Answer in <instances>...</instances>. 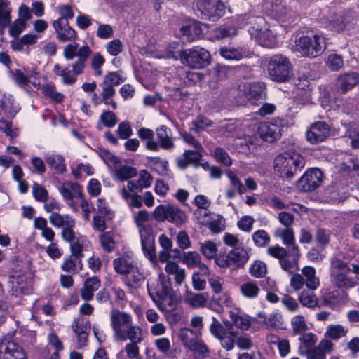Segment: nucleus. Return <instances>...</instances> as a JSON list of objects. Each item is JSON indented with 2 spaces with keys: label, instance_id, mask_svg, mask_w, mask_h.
<instances>
[{
  "label": "nucleus",
  "instance_id": "f257e3e1",
  "mask_svg": "<svg viewBox=\"0 0 359 359\" xmlns=\"http://www.w3.org/2000/svg\"><path fill=\"white\" fill-rule=\"evenodd\" d=\"M52 25L59 41L70 42L63 48L64 58L67 61L77 58L71 65L72 71L69 67L62 68L59 64H56L53 72L62 77L63 83L72 85L76 81V76L84 72L87 61L93 51L88 45L79 46V44L75 42L78 38L77 32L70 27L69 22L62 23L61 20H53Z\"/></svg>",
  "mask_w": 359,
  "mask_h": 359
},
{
  "label": "nucleus",
  "instance_id": "f03ea898",
  "mask_svg": "<svg viewBox=\"0 0 359 359\" xmlns=\"http://www.w3.org/2000/svg\"><path fill=\"white\" fill-rule=\"evenodd\" d=\"M110 323L113 337L116 341L130 342L126 344L124 351L129 359L137 358L140 354L138 344L145 338L146 332L142 327L133 323V316L126 312L113 309L110 313Z\"/></svg>",
  "mask_w": 359,
  "mask_h": 359
},
{
  "label": "nucleus",
  "instance_id": "7ed1b4c3",
  "mask_svg": "<svg viewBox=\"0 0 359 359\" xmlns=\"http://www.w3.org/2000/svg\"><path fill=\"white\" fill-rule=\"evenodd\" d=\"M330 278L331 283L340 290H348L359 283V264H351L337 257L330 262Z\"/></svg>",
  "mask_w": 359,
  "mask_h": 359
},
{
  "label": "nucleus",
  "instance_id": "20e7f679",
  "mask_svg": "<svg viewBox=\"0 0 359 359\" xmlns=\"http://www.w3.org/2000/svg\"><path fill=\"white\" fill-rule=\"evenodd\" d=\"M49 220L50 224L56 228H62V238L70 243L72 253L75 257H82L83 250L87 249L90 245L86 236L76 235L73 228L75 226L74 219L68 216H62L57 212H53Z\"/></svg>",
  "mask_w": 359,
  "mask_h": 359
},
{
  "label": "nucleus",
  "instance_id": "39448f33",
  "mask_svg": "<svg viewBox=\"0 0 359 359\" xmlns=\"http://www.w3.org/2000/svg\"><path fill=\"white\" fill-rule=\"evenodd\" d=\"M133 218L141 238L144 255L153 261L156 257L155 237L152 226L149 224L150 216L146 210H142L133 213Z\"/></svg>",
  "mask_w": 359,
  "mask_h": 359
},
{
  "label": "nucleus",
  "instance_id": "423d86ee",
  "mask_svg": "<svg viewBox=\"0 0 359 359\" xmlns=\"http://www.w3.org/2000/svg\"><path fill=\"white\" fill-rule=\"evenodd\" d=\"M148 294L161 311H166L165 301L172 297V287L170 277L163 272L158 273V278H149L147 283Z\"/></svg>",
  "mask_w": 359,
  "mask_h": 359
},
{
  "label": "nucleus",
  "instance_id": "0eeeda50",
  "mask_svg": "<svg viewBox=\"0 0 359 359\" xmlns=\"http://www.w3.org/2000/svg\"><path fill=\"white\" fill-rule=\"evenodd\" d=\"M274 165L282 177L291 178L301 172L305 165V160L297 152L285 151L276 157Z\"/></svg>",
  "mask_w": 359,
  "mask_h": 359
},
{
  "label": "nucleus",
  "instance_id": "6e6552de",
  "mask_svg": "<svg viewBox=\"0 0 359 359\" xmlns=\"http://www.w3.org/2000/svg\"><path fill=\"white\" fill-rule=\"evenodd\" d=\"M296 46L303 56L310 58L320 55L326 48L324 38L318 34L300 36L296 40Z\"/></svg>",
  "mask_w": 359,
  "mask_h": 359
},
{
  "label": "nucleus",
  "instance_id": "1a4fd4ad",
  "mask_svg": "<svg viewBox=\"0 0 359 359\" xmlns=\"http://www.w3.org/2000/svg\"><path fill=\"white\" fill-rule=\"evenodd\" d=\"M268 72L271 79L276 82H287L292 76L291 62L283 55H274L271 57Z\"/></svg>",
  "mask_w": 359,
  "mask_h": 359
},
{
  "label": "nucleus",
  "instance_id": "9d476101",
  "mask_svg": "<svg viewBox=\"0 0 359 359\" xmlns=\"http://www.w3.org/2000/svg\"><path fill=\"white\" fill-rule=\"evenodd\" d=\"M226 6L221 0H195V11L202 19L216 21L224 15Z\"/></svg>",
  "mask_w": 359,
  "mask_h": 359
},
{
  "label": "nucleus",
  "instance_id": "9b49d317",
  "mask_svg": "<svg viewBox=\"0 0 359 359\" xmlns=\"http://www.w3.org/2000/svg\"><path fill=\"white\" fill-rule=\"evenodd\" d=\"M210 60V54L207 50L195 46L184 50L182 62L192 69H200L209 65Z\"/></svg>",
  "mask_w": 359,
  "mask_h": 359
},
{
  "label": "nucleus",
  "instance_id": "f8f14e48",
  "mask_svg": "<svg viewBox=\"0 0 359 359\" xmlns=\"http://www.w3.org/2000/svg\"><path fill=\"white\" fill-rule=\"evenodd\" d=\"M283 126L282 119L275 118L270 122L261 123L258 133L263 141L272 143L280 138Z\"/></svg>",
  "mask_w": 359,
  "mask_h": 359
},
{
  "label": "nucleus",
  "instance_id": "ddd939ff",
  "mask_svg": "<svg viewBox=\"0 0 359 359\" xmlns=\"http://www.w3.org/2000/svg\"><path fill=\"white\" fill-rule=\"evenodd\" d=\"M323 174L318 168L307 170L298 180L297 187L302 192H311L318 189L323 182Z\"/></svg>",
  "mask_w": 359,
  "mask_h": 359
},
{
  "label": "nucleus",
  "instance_id": "4468645a",
  "mask_svg": "<svg viewBox=\"0 0 359 359\" xmlns=\"http://www.w3.org/2000/svg\"><path fill=\"white\" fill-rule=\"evenodd\" d=\"M330 134V126L324 121L313 123L306 132V140L311 144H318L324 142Z\"/></svg>",
  "mask_w": 359,
  "mask_h": 359
},
{
  "label": "nucleus",
  "instance_id": "2eb2a0df",
  "mask_svg": "<svg viewBox=\"0 0 359 359\" xmlns=\"http://www.w3.org/2000/svg\"><path fill=\"white\" fill-rule=\"evenodd\" d=\"M301 253L299 246L290 248L289 252L279 262L281 269L290 274L299 271V259Z\"/></svg>",
  "mask_w": 359,
  "mask_h": 359
},
{
  "label": "nucleus",
  "instance_id": "dca6fc26",
  "mask_svg": "<svg viewBox=\"0 0 359 359\" xmlns=\"http://www.w3.org/2000/svg\"><path fill=\"white\" fill-rule=\"evenodd\" d=\"M248 32L262 46L268 48L274 46V37L271 31L267 27L266 22L261 27L252 26Z\"/></svg>",
  "mask_w": 359,
  "mask_h": 359
},
{
  "label": "nucleus",
  "instance_id": "f3484780",
  "mask_svg": "<svg viewBox=\"0 0 359 359\" xmlns=\"http://www.w3.org/2000/svg\"><path fill=\"white\" fill-rule=\"evenodd\" d=\"M265 84L262 82H246L239 86V90L249 100H258L265 97Z\"/></svg>",
  "mask_w": 359,
  "mask_h": 359
},
{
  "label": "nucleus",
  "instance_id": "a211bd4d",
  "mask_svg": "<svg viewBox=\"0 0 359 359\" xmlns=\"http://www.w3.org/2000/svg\"><path fill=\"white\" fill-rule=\"evenodd\" d=\"M20 17L16 19L9 27V34L13 39L11 41V46L13 50H21L22 49V38L20 35L22 32V5L18 8Z\"/></svg>",
  "mask_w": 359,
  "mask_h": 359
},
{
  "label": "nucleus",
  "instance_id": "6ab92c4d",
  "mask_svg": "<svg viewBox=\"0 0 359 359\" xmlns=\"http://www.w3.org/2000/svg\"><path fill=\"white\" fill-rule=\"evenodd\" d=\"M359 84V73L349 72L338 76L336 86L339 93L346 94Z\"/></svg>",
  "mask_w": 359,
  "mask_h": 359
},
{
  "label": "nucleus",
  "instance_id": "aec40b11",
  "mask_svg": "<svg viewBox=\"0 0 359 359\" xmlns=\"http://www.w3.org/2000/svg\"><path fill=\"white\" fill-rule=\"evenodd\" d=\"M125 276V283L131 289H138L141 287L147 278V274L142 266L138 264Z\"/></svg>",
  "mask_w": 359,
  "mask_h": 359
},
{
  "label": "nucleus",
  "instance_id": "412c9836",
  "mask_svg": "<svg viewBox=\"0 0 359 359\" xmlns=\"http://www.w3.org/2000/svg\"><path fill=\"white\" fill-rule=\"evenodd\" d=\"M137 264L133 255L130 252L125 253L113 260L114 271L119 275H126Z\"/></svg>",
  "mask_w": 359,
  "mask_h": 359
},
{
  "label": "nucleus",
  "instance_id": "4be33fe9",
  "mask_svg": "<svg viewBox=\"0 0 359 359\" xmlns=\"http://www.w3.org/2000/svg\"><path fill=\"white\" fill-rule=\"evenodd\" d=\"M22 348L13 341L0 342V359H22Z\"/></svg>",
  "mask_w": 359,
  "mask_h": 359
},
{
  "label": "nucleus",
  "instance_id": "5701e85b",
  "mask_svg": "<svg viewBox=\"0 0 359 359\" xmlns=\"http://www.w3.org/2000/svg\"><path fill=\"white\" fill-rule=\"evenodd\" d=\"M203 150L196 149L186 150L182 156L178 157L177 159V166L182 169H186L189 164H192L195 168L199 166V162L202 158L201 152Z\"/></svg>",
  "mask_w": 359,
  "mask_h": 359
},
{
  "label": "nucleus",
  "instance_id": "b1692460",
  "mask_svg": "<svg viewBox=\"0 0 359 359\" xmlns=\"http://www.w3.org/2000/svg\"><path fill=\"white\" fill-rule=\"evenodd\" d=\"M59 191L65 200L69 201L76 198L82 200V202H86L83 197L81 187L78 183L65 182L59 188Z\"/></svg>",
  "mask_w": 359,
  "mask_h": 359
},
{
  "label": "nucleus",
  "instance_id": "393cba45",
  "mask_svg": "<svg viewBox=\"0 0 359 359\" xmlns=\"http://www.w3.org/2000/svg\"><path fill=\"white\" fill-rule=\"evenodd\" d=\"M235 21L241 27L248 26V30L252 26L261 27V25H264L265 23L264 18L256 15L252 10L248 13L238 14L235 17Z\"/></svg>",
  "mask_w": 359,
  "mask_h": 359
},
{
  "label": "nucleus",
  "instance_id": "a878e982",
  "mask_svg": "<svg viewBox=\"0 0 359 359\" xmlns=\"http://www.w3.org/2000/svg\"><path fill=\"white\" fill-rule=\"evenodd\" d=\"M180 32L187 41H193L203 35L201 23L197 21L189 22L181 27Z\"/></svg>",
  "mask_w": 359,
  "mask_h": 359
},
{
  "label": "nucleus",
  "instance_id": "bb28decb",
  "mask_svg": "<svg viewBox=\"0 0 359 359\" xmlns=\"http://www.w3.org/2000/svg\"><path fill=\"white\" fill-rule=\"evenodd\" d=\"M229 317L233 325L241 330L246 331L251 325V318L242 312L239 308H234L231 310Z\"/></svg>",
  "mask_w": 359,
  "mask_h": 359
},
{
  "label": "nucleus",
  "instance_id": "cd10ccee",
  "mask_svg": "<svg viewBox=\"0 0 359 359\" xmlns=\"http://www.w3.org/2000/svg\"><path fill=\"white\" fill-rule=\"evenodd\" d=\"M164 270L167 273V276H172L175 283L177 285H181L185 280L186 271L177 263L175 262H169L165 264Z\"/></svg>",
  "mask_w": 359,
  "mask_h": 359
},
{
  "label": "nucleus",
  "instance_id": "c85d7f7f",
  "mask_svg": "<svg viewBox=\"0 0 359 359\" xmlns=\"http://www.w3.org/2000/svg\"><path fill=\"white\" fill-rule=\"evenodd\" d=\"M156 133L158 137L159 149L170 150L174 148L175 144L171 137V130L165 126L161 125L156 129Z\"/></svg>",
  "mask_w": 359,
  "mask_h": 359
},
{
  "label": "nucleus",
  "instance_id": "c756f323",
  "mask_svg": "<svg viewBox=\"0 0 359 359\" xmlns=\"http://www.w3.org/2000/svg\"><path fill=\"white\" fill-rule=\"evenodd\" d=\"M100 286V280L97 277L87 278L80 290L81 299L86 302L91 300L94 296V292L98 290Z\"/></svg>",
  "mask_w": 359,
  "mask_h": 359
},
{
  "label": "nucleus",
  "instance_id": "7c9ffc66",
  "mask_svg": "<svg viewBox=\"0 0 359 359\" xmlns=\"http://www.w3.org/2000/svg\"><path fill=\"white\" fill-rule=\"evenodd\" d=\"M239 292L242 297L248 299H254L258 297L261 289L255 280H248L239 285Z\"/></svg>",
  "mask_w": 359,
  "mask_h": 359
},
{
  "label": "nucleus",
  "instance_id": "2f4dec72",
  "mask_svg": "<svg viewBox=\"0 0 359 359\" xmlns=\"http://www.w3.org/2000/svg\"><path fill=\"white\" fill-rule=\"evenodd\" d=\"M273 236L280 238L285 245L290 248L298 246L295 242L294 230L291 227L276 228L273 231Z\"/></svg>",
  "mask_w": 359,
  "mask_h": 359
},
{
  "label": "nucleus",
  "instance_id": "473e14b6",
  "mask_svg": "<svg viewBox=\"0 0 359 359\" xmlns=\"http://www.w3.org/2000/svg\"><path fill=\"white\" fill-rule=\"evenodd\" d=\"M304 279V284L310 290H316L320 285V280L316 276V269L311 266H306L301 270Z\"/></svg>",
  "mask_w": 359,
  "mask_h": 359
},
{
  "label": "nucleus",
  "instance_id": "72a5a7b5",
  "mask_svg": "<svg viewBox=\"0 0 359 359\" xmlns=\"http://www.w3.org/2000/svg\"><path fill=\"white\" fill-rule=\"evenodd\" d=\"M8 285L12 296L21 297L22 294V276L20 271L15 270L11 275Z\"/></svg>",
  "mask_w": 359,
  "mask_h": 359
},
{
  "label": "nucleus",
  "instance_id": "f704fd0d",
  "mask_svg": "<svg viewBox=\"0 0 359 359\" xmlns=\"http://www.w3.org/2000/svg\"><path fill=\"white\" fill-rule=\"evenodd\" d=\"M137 135L142 140H146V148L151 151H158L159 144L154 140V133L152 130L147 128H140L137 130Z\"/></svg>",
  "mask_w": 359,
  "mask_h": 359
},
{
  "label": "nucleus",
  "instance_id": "c9c22d12",
  "mask_svg": "<svg viewBox=\"0 0 359 359\" xmlns=\"http://www.w3.org/2000/svg\"><path fill=\"white\" fill-rule=\"evenodd\" d=\"M80 257H73L72 256L65 257L61 264L62 271L71 273H77L82 269L81 261Z\"/></svg>",
  "mask_w": 359,
  "mask_h": 359
},
{
  "label": "nucleus",
  "instance_id": "e433bc0d",
  "mask_svg": "<svg viewBox=\"0 0 359 359\" xmlns=\"http://www.w3.org/2000/svg\"><path fill=\"white\" fill-rule=\"evenodd\" d=\"M184 299L186 303L194 308L203 307L207 302V297L204 294H194L188 290L184 294Z\"/></svg>",
  "mask_w": 359,
  "mask_h": 359
},
{
  "label": "nucleus",
  "instance_id": "4c0bfd02",
  "mask_svg": "<svg viewBox=\"0 0 359 359\" xmlns=\"http://www.w3.org/2000/svg\"><path fill=\"white\" fill-rule=\"evenodd\" d=\"M257 316L262 319V323L267 328H276L282 325V316L278 313H273L266 316L264 313L259 312Z\"/></svg>",
  "mask_w": 359,
  "mask_h": 359
},
{
  "label": "nucleus",
  "instance_id": "58836bf2",
  "mask_svg": "<svg viewBox=\"0 0 359 359\" xmlns=\"http://www.w3.org/2000/svg\"><path fill=\"white\" fill-rule=\"evenodd\" d=\"M202 224H207L213 233H218L225 229V220L219 215H212L209 220H204Z\"/></svg>",
  "mask_w": 359,
  "mask_h": 359
},
{
  "label": "nucleus",
  "instance_id": "ea45409f",
  "mask_svg": "<svg viewBox=\"0 0 359 359\" xmlns=\"http://www.w3.org/2000/svg\"><path fill=\"white\" fill-rule=\"evenodd\" d=\"M127 186L131 193H128L125 188L121 189V195L123 199L126 201L131 199L132 202H139V199L141 197L137 194L136 191L141 190L142 187L138 183V180L136 182L129 181Z\"/></svg>",
  "mask_w": 359,
  "mask_h": 359
},
{
  "label": "nucleus",
  "instance_id": "a19ab883",
  "mask_svg": "<svg viewBox=\"0 0 359 359\" xmlns=\"http://www.w3.org/2000/svg\"><path fill=\"white\" fill-rule=\"evenodd\" d=\"M229 258L232 264L240 265L248 260L249 255L246 250L238 246L229 252Z\"/></svg>",
  "mask_w": 359,
  "mask_h": 359
},
{
  "label": "nucleus",
  "instance_id": "79ce46f5",
  "mask_svg": "<svg viewBox=\"0 0 359 359\" xmlns=\"http://www.w3.org/2000/svg\"><path fill=\"white\" fill-rule=\"evenodd\" d=\"M149 163L154 171L161 175L170 177V172L168 168V161L162 160L160 157H151Z\"/></svg>",
  "mask_w": 359,
  "mask_h": 359
},
{
  "label": "nucleus",
  "instance_id": "37998d69",
  "mask_svg": "<svg viewBox=\"0 0 359 359\" xmlns=\"http://www.w3.org/2000/svg\"><path fill=\"white\" fill-rule=\"evenodd\" d=\"M114 170L118 179L121 181L127 180L135 177L137 174L136 168L128 165L117 164L114 167Z\"/></svg>",
  "mask_w": 359,
  "mask_h": 359
},
{
  "label": "nucleus",
  "instance_id": "c03bdc74",
  "mask_svg": "<svg viewBox=\"0 0 359 359\" xmlns=\"http://www.w3.org/2000/svg\"><path fill=\"white\" fill-rule=\"evenodd\" d=\"M290 324L294 334H302L309 329L305 317L302 315L293 316L291 318Z\"/></svg>",
  "mask_w": 359,
  "mask_h": 359
},
{
  "label": "nucleus",
  "instance_id": "a18cd8bd",
  "mask_svg": "<svg viewBox=\"0 0 359 359\" xmlns=\"http://www.w3.org/2000/svg\"><path fill=\"white\" fill-rule=\"evenodd\" d=\"M237 332L234 331H226L218 340L223 348L229 351L233 349L236 340Z\"/></svg>",
  "mask_w": 359,
  "mask_h": 359
},
{
  "label": "nucleus",
  "instance_id": "49530a36",
  "mask_svg": "<svg viewBox=\"0 0 359 359\" xmlns=\"http://www.w3.org/2000/svg\"><path fill=\"white\" fill-rule=\"evenodd\" d=\"M299 302L302 306L307 308H314L318 304L316 294L311 291L303 290L298 297Z\"/></svg>",
  "mask_w": 359,
  "mask_h": 359
},
{
  "label": "nucleus",
  "instance_id": "de8ad7c7",
  "mask_svg": "<svg viewBox=\"0 0 359 359\" xmlns=\"http://www.w3.org/2000/svg\"><path fill=\"white\" fill-rule=\"evenodd\" d=\"M199 245L201 254L208 259H214L217 255V246L214 241L208 240L200 243Z\"/></svg>",
  "mask_w": 359,
  "mask_h": 359
},
{
  "label": "nucleus",
  "instance_id": "09e8293b",
  "mask_svg": "<svg viewBox=\"0 0 359 359\" xmlns=\"http://www.w3.org/2000/svg\"><path fill=\"white\" fill-rule=\"evenodd\" d=\"M179 338L182 345L189 348L198 339L196 333L189 328L182 327L179 331Z\"/></svg>",
  "mask_w": 359,
  "mask_h": 359
},
{
  "label": "nucleus",
  "instance_id": "8fccbe9b",
  "mask_svg": "<svg viewBox=\"0 0 359 359\" xmlns=\"http://www.w3.org/2000/svg\"><path fill=\"white\" fill-rule=\"evenodd\" d=\"M47 164L56 172L62 174L66 171L65 159L60 155H52L46 159Z\"/></svg>",
  "mask_w": 359,
  "mask_h": 359
},
{
  "label": "nucleus",
  "instance_id": "3c124183",
  "mask_svg": "<svg viewBox=\"0 0 359 359\" xmlns=\"http://www.w3.org/2000/svg\"><path fill=\"white\" fill-rule=\"evenodd\" d=\"M219 53L225 59L236 60L242 59L245 55L241 49L231 46L222 47Z\"/></svg>",
  "mask_w": 359,
  "mask_h": 359
},
{
  "label": "nucleus",
  "instance_id": "603ef678",
  "mask_svg": "<svg viewBox=\"0 0 359 359\" xmlns=\"http://www.w3.org/2000/svg\"><path fill=\"white\" fill-rule=\"evenodd\" d=\"M189 349L197 355L200 358L204 359L209 355V348L204 341L198 337Z\"/></svg>",
  "mask_w": 359,
  "mask_h": 359
},
{
  "label": "nucleus",
  "instance_id": "864d4df0",
  "mask_svg": "<svg viewBox=\"0 0 359 359\" xmlns=\"http://www.w3.org/2000/svg\"><path fill=\"white\" fill-rule=\"evenodd\" d=\"M212 125V121L211 120L204 116L199 115L191 123L190 131L198 133Z\"/></svg>",
  "mask_w": 359,
  "mask_h": 359
},
{
  "label": "nucleus",
  "instance_id": "5fc2aeb1",
  "mask_svg": "<svg viewBox=\"0 0 359 359\" xmlns=\"http://www.w3.org/2000/svg\"><path fill=\"white\" fill-rule=\"evenodd\" d=\"M254 244L259 248L264 247L270 243L271 238L268 233L262 229L255 231L252 235Z\"/></svg>",
  "mask_w": 359,
  "mask_h": 359
},
{
  "label": "nucleus",
  "instance_id": "6e6d98bb",
  "mask_svg": "<svg viewBox=\"0 0 359 359\" xmlns=\"http://www.w3.org/2000/svg\"><path fill=\"white\" fill-rule=\"evenodd\" d=\"M167 55L168 57L173 58L175 60L180 59L184 57V50L182 49V46L179 42L170 43L167 48Z\"/></svg>",
  "mask_w": 359,
  "mask_h": 359
},
{
  "label": "nucleus",
  "instance_id": "4d7b16f0",
  "mask_svg": "<svg viewBox=\"0 0 359 359\" xmlns=\"http://www.w3.org/2000/svg\"><path fill=\"white\" fill-rule=\"evenodd\" d=\"M208 282L215 294H219L223 292L224 280L222 277L216 275L210 276Z\"/></svg>",
  "mask_w": 359,
  "mask_h": 359
},
{
  "label": "nucleus",
  "instance_id": "13d9d810",
  "mask_svg": "<svg viewBox=\"0 0 359 359\" xmlns=\"http://www.w3.org/2000/svg\"><path fill=\"white\" fill-rule=\"evenodd\" d=\"M201 261L200 255L196 251H188L183 253V263L188 268L196 267Z\"/></svg>",
  "mask_w": 359,
  "mask_h": 359
},
{
  "label": "nucleus",
  "instance_id": "bf43d9fd",
  "mask_svg": "<svg viewBox=\"0 0 359 359\" xmlns=\"http://www.w3.org/2000/svg\"><path fill=\"white\" fill-rule=\"evenodd\" d=\"M196 208L194 211V215L199 222L202 224L204 220H209L211 218L210 213L205 205L206 203H195Z\"/></svg>",
  "mask_w": 359,
  "mask_h": 359
},
{
  "label": "nucleus",
  "instance_id": "052dcab7",
  "mask_svg": "<svg viewBox=\"0 0 359 359\" xmlns=\"http://www.w3.org/2000/svg\"><path fill=\"white\" fill-rule=\"evenodd\" d=\"M170 211V212L167 220H169L177 225H181L185 222L187 217L184 212L172 205L171 210Z\"/></svg>",
  "mask_w": 359,
  "mask_h": 359
},
{
  "label": "nucleus",
  "instance_id": "680f3d73",
  "mask_svg": "<svg viewBox=\"0 0 359 359\" xmlns=\"http://www.w3.org/2000/svg\"><path fill=\"white\" fill-rule=\"evenodd\" d=\"M214 157L219 163L225 166H230L232 164V159L229 154L222 147H217L214 151Z\"/></svg>",
  "mask_w": 359,
  "mask_h": 359
},
{
  "label": "nucleus",
  "instance_id": "e2e57ef3",
  "mask_svg": "<svg viewBox=\"0 0 359 359\" xmlns=\"http://www.w3.org/2000/svg\"><path fill=\"white\" fill-rule=\"evenodd\" d=\"M327 65L332 71H338L344 67L343 58L338 54H330L327 57Z\"/></svg>",
  "mask_w": 359,
  "mask_h": 359
},
{
  "label": "nucleus",
  "instance_id": "0e129e2a",
  "mask_svg": "<svg viewBox=\"0 0 359 359\" xmlns=\"http://www.w3.org/2000/svg\"><path fill=\"white\" fill-rule=\"evenodd\" d=\"M99 239L103 250L109 252L114 250L115 247V242L109 232L102 233L100 236Z\"/></svg>",
  "mask_w": 359,
  "mask_h": 359
},
{
  "label": "nucleus",
  "instance_id": "69168bd1",
  "mask_svg": "<svg viewBox=\"0 0 359 359\" xmlns=\"http://www.w3.org/2000/svg\"><path fill=\"white\" fill-rule=\"evenodd\" d=\"M0 109L9 117H13L18 112V109L15 107L8 98L4 97L0 100Z\"/></svg>",
  "mask_w": 359,
  "mask_h": 359
},
{
  "label": "nucleus",
  "instance_id": "338daca9",
  "mask_svg": "<svg viewBox=\"0 0 359 359\" xmlns=\"http://www.w3.org/2000/svg\"><path fill=\"white\" fill-rule=\"evenodd\" d=\"M236 345L241 350H250L253 346V343L249 335L237 333Z\"/></svg>",
  "mask_w": 359,
  "mask_h": 359
},
{
  "label": "nucleus",
  "instance_id": "774afa93",
  "mask_svg": "<svg viewBox=\"0 0 359 359\" xmlns=\"http://www.w3.org/2000/svg\"><path fill=\"white\" fill-rule=\"evenodd\" d=\"M250 273L257 278L263 277L266 273V264L262 261H255L250 268Z\"/></svg>",
  "mask_w": 359,
  "mask_h": 359
}]
</instances>
